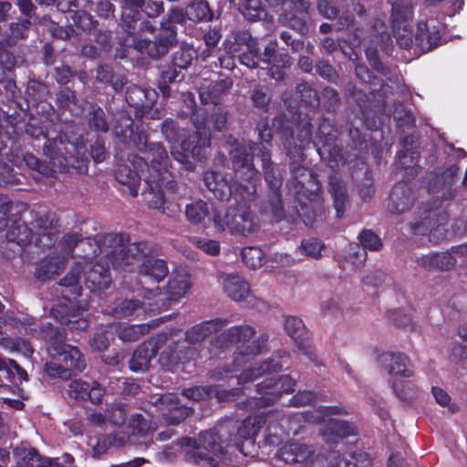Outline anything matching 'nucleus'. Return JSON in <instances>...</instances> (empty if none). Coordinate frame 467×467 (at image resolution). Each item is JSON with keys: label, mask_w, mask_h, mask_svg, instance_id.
I'll use <instances>...</instances> for the list:
<instances>
[{"label": "nucleus", "mask_w": 467, "mask_h": 467, "mask_svg": "<svg viewBox=\"0 0 467 467\" xmlns=\"http://www.w3.org/2000/svg\"><path fill=\"white\" fill-rule=\"evenodd\" d=\"M230 154L235 170V178L240 182L229 185L220 174L209 171L204 175L205 184L221 200L226 199L229 195H234L237 202L249 200L255 193L258 181L252 156L246 152L245 147L239 145L231 150Z\"/></svg>", "instance_id": "nucleus-1"}, {"label": "nucleus", "mask_w": 467, "mask_h": 467, "mask_svg": "<svg viewBox=\"0 0 467 467\" xmlns=\"http://www.w3.org/2000/svg\"><path fill=\"white\" fill-rule=\"evenodd\" d=\"M195 134L182 139L184 131L181 130L172 120L162 124V133L171 145V153L173 158L182 163L190 162V157L202 160L206 156L210 146V132L206 127V119L196 116L193 119Z\"/></svg>", "instance_id": "nucleus-2"}, {"label": "nucleus", "mask_w": 467, "mask_h": 467, "mask_svg": "<svg viewBox=\"0 0 467 467\" xmlns=\"http://www.w3.org/2000/svg\"><path fill=\"white\" fill-rule=\"evenodd\" d=\"M217 433L204 431L200 434L197 441L192 438H185L180 444L173 447H166L162 455L167 460L174 458L179 450H183L187 461L217 466L223 452V446L218 442Z\"/></svg>", "instance_id": "nucleus-3"}, {"label": "nucleus", "mask_w": 467, "mask_h": 467, "mask_svg": "<svg viewBox=\"0 0 467 467\" xmlns=\"http://www.w3.org/2000/svg\"><path fill=\"white\" fill-rule=\"evenodd\" d=\"M254 335V331L250 327H230L219 335L216 340L221 347H225L234 342L241 343L233 357V368L223 371L225 376L230 372L243 368L262 351V346L257 341H249Z\"/></svg>", "instance_id": "nucleus-4"}, {"label": "nucleus", "mask_w": 467, "mask_h": 467, "mask_svg": "<svg viewBox=\"0 0 467 467\" xmlns=\"http://www.w3.org/2000/svg\"><path fill=\"white\" fill-rule=\"evenodd\" d=\"M391 5V28L394 37L402 48H414L415 33L412 32V0H389Z\"/></svg>", "instance_id": "nucleus-5"}, {"label": "nucleus", "mask_w": 467, "mask_h": 467, "mask_svg": "<svg viewBox=\"0 0 467 467\" xmlns=\"http://www.w3.org/2000/svg\"><path fill=\"white\" fill-rule=\"evenodd\" d=\"M265 423V419L263 414H259L254 417H248L238 427L234 436H230L227 441L223 440V437L225 435L226 431L229 429L228 424L221 426L216 431H212L217 433V437L219 438L217 441L218 442H221V444L223 446V449L226 445L233 443L236 448H238L240 452H242L244 455H248L251 452L248 449L254 446L255 436ZM223 454L224 451L222 455Z\"/></svg>", "instance_id": "nucleus-6"}, {"label": "nucleus", "mask_w": 467, "mask_h": 467, "mask_svg": "<svg viewBox=\"0 0 467 467\" xmlns=\"http://www.w3.org/2000/svg\"><path fill=\"white\" fill-rule=\"evenodd\" d=\"M344 412L340 407H319L305 412V417L308 421L324 423L322 435L327 441H333L334 438H345L354 434V429L349 423L330 418Z\"/></svg>", "instance_id": "nucleus-7"}, {"label": "nucleus", "mask_w": 467, "mask_h": 467, "mask_svg": "<svg viewBox=\"0 0 467 467\" xmlns=\"http://www.w3.org/2000/svg\"><path fill=\"white\" fill-rule=\"evenodd\" d=\"M145 182L148 186L147 190L142 192L145 202L151 208L161 209L165 202L162 187L173 191L175 187V182L171 180L168 164L164 163L161 168L152 166V172L145 176Z\"/></svg>", "instance_id": "nucleus-8"}, {"label": "nucleus", "mask_w": 467, "mask_h": 467, "mask_svg": "<svg viewBox=\"0 0 467 467\" xmlns=\"http://www.w3.org/2000/svg\"><path fill=\"white\" fill-rule=\"evenodd\" d=\"M113 242L120 245L110 253V262L113 267L123 268L138 265L143 257L150 253L147 243L125 244L128 239L124 234H117Z\"/></svg>", "instance_id": "nucleus-9"}, {"label": "nucleus", "mask_w": 467, "mask_h": 467, "mask_svg": "<svg viewBox=\"0 0 467 467\" xmlns=\"http://www.w3.org/2000/svg\"><path fill=\"white\" fill-rule=\"evenodd\" d=\"M214 227L219 231L230 230L243 235L252 234L255 229V223L250 211L244 207L230 209L223 216L220 213L213 215Z\"/></svg>", "instance_id": "nucleus-10"}, {"label": "nucleus", "mask_w": 467, "mask_h": 467, "mask_svg": "<svg viewBox=\"0 0 467 467\" xmlns=\"http://www.w3.org/2000/svg\"><path fill=\"white\" fill-rule=\"evenodd\" d=\"M295 381L287 375L281 377H268L256 385L257 394L254 400H258L260 407H267L277 401L283 393L294 390Z\"/></svg>", "instance_id": "nucleus-11"}, {"label": "nucleus", "mask_w": 467, "mask_h": 467, "mask_svg": "<svg viewBox=\"0 0 467 467\" xmlns=\"http://www.w3.org/2000/svg\"><path fill=\"white\" fill-rule=\"evenodd\" d=\"M130 162L135 171L128 163L119 164L115 171V177L120 184L128 188L129 193L131 196H136L140 178L143 177L145 179V176L152 172V169L141 157L134 156Z\"/></svg>", "instance_id": "nucleus-12"}, {"label": "nucleus", "mask_w": 467, "mask_h": 467, "mask_svg": "<svg viewBox=\"0 0 467 467\" xmlns=\"http://www.w3.org/2000/svg\"><path fill=\"white\" fill-rule=\"evenodd\" d=\"M296 463H303L306 467H356V462L341 458L336 452L327 457L316 453L311 446L300 444L296 453Z\"/></svg>", "instance_id": "nucleus-13"}, {"label": "nucleus", "mask_w": 467, "mask_h": 467, "mask_svg": "<svg viewBox=\"0 0 467 467\" xmlns=\"http://www.w3.org/2000/svg\"><path fill=\"white\" fill-rule=\"evenodd\" d=\"M262 414L265 419V424H267L265 440L268 444L277 445L291 432L296 433L297 423L290 416H282L280 421H277V417L273 412Z\"/></svg>", "instance_id": "nucleus-14"}, {"label": "nucleus", "mask_w": 467, "mask_h": 467, "mask_svg": "<svg viewBox=\"0 0 467 467\" xmlns=\"http://www.w3.org/2000/svg\"><path fill=\"white\" fill-rule=\"evenodd\" d=\"M47 351L52 358L64 363L66 368L72 372H81L86 368V360L78 348L63 342H51Z\"/></svg>", "instance_id": "nucleus-15"}, {"label": "nucleus", "mask_w": 467, "mask_h": 467, "mask_svg": "<svg viewBox=\"0 0 467 467\" xmlns=\"http://www.w3.org/2000/svg\"><path fill=\"white\" fill-rule=\"evenodd\" d=\"M441 41V35L433 19L420 21L415 32V53L428 52L435 48Z\"/></svg>", "instance_id": "nucleus-16"}, {"label": "nucleus", "mask_w": 467, "mask_h": 467, "mask_svg": "<svg viewBox=\"0 0 467 467\" xmlns=\"http://www.w3.org/2000/svg\"><path fill=\"white\" fill-rule=\"evenodd\" d=\"M379 362L392 377L410 378L414 374L410 359L403 353H383Z\"/></svg>", "instance_id": "nucleus-17"}, {"label": "nucleus", "mask_w": 467, "mask_h": 467, "mask_svg": "<svg viewBox=\"0 0 467 467\" xmlns=\"http://www.w3.org/2000/svg\"><path fill=\"white\" fill-rule=\"evenodd\" d=\"M158 409L169 425L179 424L191 413L190 408L180 405L173 394L162 395L158 400Z\"/></svg>", "instance_id": "nucleus-18"}, {"label": "nucleus", "mask_w": 467, "mask_h": 467, "mask_svg": "<svg viewBox=\"0 0 467 467\" xmlns=\"http://www.w3.org/2000/svg\"><path fill=\"white\" fill-rule=\"evenodd\" d=\"M415 194L411 187L405 182L397 183L389 195L388 209L393 214H401L414 204Z\"/></svg>", "instance_id": "nucleus-19"}, {"label": "nucleus", "mask_w": 467, "mask_h": 467, "mask_svg": "<svg viewBox=\"0 0 467 467\" xmlns=\"http://www.w3.org/2000/svg\"><path fill=\"white\" fill-rule=\"evenodd\" d=\"M175 40L173 29L166 31V36L158 38L155 42L147 39H134V47L141 53H146L151 57H160L166 54Z\"/></svg>", "instance_id": "nucleus-20"}, {"label": "nucleus", "mask_w": 467, "mask_h": 467, "mask_svg": "<svg viewBox=\"0 0 467 467\" xmlns=\"http://www.w3.org/2000/svg\"><path fill=\"white\" fill-rule=\"evenodd\" d=\"M220 282L224 293L234 301H244L250 295L248 282L238 274H223Z\"/></svg>", "instance_id": "nucleus-21"}, {"label": "nucleus", "mask_w": 467, "mask_h": 467, "mask_svg": "<svg viewBox=\"0 0 467 467\" xmlns=\"http://www.w3.org/2000/svg\"><path fill=\"white\" fill-rule=\"evenodd\" d=\"M185 217L192 225L203 224L206 219L213 221V215L220 213L214 206L202 200H194L185 206Z\"/></svg>", "instance_id": "nucleus-22"}, {"label": "nucleus", "mask_w": 467, "mask_h": 467, "mask_svg": "<svg viewBox=\"0 0 467 467\" xmlns=\"http://www.w3.org/2000/svg\"><path fill=\"white\" fill-rule=\"evenodd\" d=\"M133 142L140 151L148 152V158L150 159L151 167L161 168L164 163L168 164L167 151L159 143H152L148 146L146 135L137 134L133 138Z\"/></svg>", "instance_id": "nucleus-23"}, {"label": "nucleus", "mask_w": 467, "mask_h": 467, "mask_svg": "<svg viewBox=\"0 0 467 467\" xmlns=\"http://www.w3.org/2000/svg\"><path fill=\"white\" fill-rule=\"evenodd\" d=\"M157 354V346L153 341H148L137 348L130 362L133 371H144L149 368L150 360Z\"/></svg>", "instance_id": "nucleus-24"}, {"label": "nucleus", "mask_w": 467, "mask_h": 467, "mask_svg": "<svg viewBox=\"0 0 467 467\" xmlns=\"http://www.w3.org/2000/svg\"><path fill=\"white\" fill-rule=\"evenodd\" d=\"M225 325L226 321L223 319H215L201 323L192 327L186 332V340L192 344L202 341L213 333L218 332Z\"/></svg>", "instance_id": "nucleus-25"}, {"label": "nucleus", "mask_w": 467, "mask_h": 467, "mask_svg": "<svg viewBox=\"0 0 467 467\" xmlns=\"http://www.w3.org/2000/svg\"><path fill=\"white\" fill-rule=\"evenodd\" d=\"M111 283L109 268L98 264L85 273V284L91 291L107 289Z\"/></svg>", "instance_id": "nucleus-26"}, {"label": "nucleus", "mask_w": 467, "mask_h": 467, "mask_svg": "<svg viewBox=\"0 0 467 467\" xmlns=\"http://www.w3.org/2000/svg\"><path fill=\"white\" fill-rule=\"evenodd\" d=\"M191 287L192 282L187 273L173 274L169 280L167 287L169 298L178 301L189 294Z\"/></svg>", "instance_id": "nucleus-27"}, {"label": "nucleus", "mask_w": 467, "mask_h": 467, "mask_svg": "<svg viewBox=\"0 0 467 467\" xmlns=\"http://www.w3.org/2000/svg\"><path fill=\"white\" fill-rule=\"evenodd\" d=\"M255 42L247 33H241L228 39L224 44V48L228 55L238 57V55L244 51L254 53Z\"/></svg>", "instance_id": "nucleus-28"}, {"label": "nucleus", "mask_w": 467, "mask_h": 467, "mask_svg": "<svg viewBox=\"0 0 467 467\" xmlns=\"http://www.w3.org/2000/svg\"><path fill=\"white\" fill-rule=\"evenodd\" d=\"M282 368V365L275 359H268L262 363L260 366L254 368H248L242 371L237 377L239 384L250 382L257 378L268 375L271 372L276 371Z\"/></svg>", "instance_id": "nucleus-29"}, {"label": "nucleus", "mask_w": 467, "mask_h": 467, "mask_svg": "<svg viewBox=\"0 0 467 467\" xmlns=\"http://www.w3.org/2000/svg\"><path fill=\"white\" fill-rule=\"evenodd\" d=\"M140 273L146 278L152 279L159 283L168 274V266L165 261L161 259L148 258L139 265Z\"/></svg>", "instance_id": "nucleus-30"}, {"label": "nucleus", "mask_w": 467, "mask_h": 467, "mask_svg": "<svg viewBox=\"0 0 467 467\" xmlns=\"http://www.w3.org/2000/svg\"><path fill=\"white\" fill-rule=\"evenodd\" d=\"M66 256L62 254H54L41 261L37 266L39 277H50L59 274L65 267Z\"/></svg>", "instance_id": "nucleus-31"}, {"label": "nucleus", "mask_w": 467, "mask_h": 467, "mask_svg": "<svg viewBox=\"0 0 467 467\" xmlns=\"http://www.w3.org/2000/svg\"><path fill=\"white\" fill-rule=\"evenodd\" d=\"M62 140L59 141L56 139L53 142L49 141L45 146V151L47 156L53 161V166L58 169H64L67 166H74L72 162V156H67L62 148Z\"/></svg>", "instance_id": "nucleus-32"}, {"label": "nucleus", "mask_w": 467, "mask_h": 467, "mask_svg": "<svg viewBox=\"0 0 467 467\" xmlns=\"http://www.w3.org/2000/svg\"><path fill=\"white\" fill-rule=\"evenodd\" d=\"M467 254V243L452 247L445 253L435 254L437 270H448L457 262V258Z\"/></svg>", "instance_id": "nucleus-33"}, {"label": "nucleus", "mask_w": 467, "mask_h": 467, "mask_svg": "<svg viewBox=\"0 0 467 467\" xmlns=\"http://www.w3.org/2000/svg\"><path fill=\"white\" fill-rule=\"evenodd\" d=\"M232 81L229 78L221 79L215 82L212 88L202 87L200 89V99L204 104H215L218 99L230 88Z\"/></svg>", "instance_id": "nucleus-34"}, {"label": "nucleus", "mask_w": 467, "mask_h": 467, "mask_svg": "<svg viewBox=\"0 0 467 467\" xmlns=\"http://www.w3.org/2000/svg\"><path fill=\"white\" fill-rule=\"evenodd\" d=\"M287 335L299 346H303L307 338V332L303 321L296 317H288L285 322Z\"/></svg>", "instance_id": "nucleus-35"}, {"label": "nucleus", "mask_w": 467, "mask_h": 467, "mask_svg": "<svg viewBox=\"0 0 467 467\" xmlns=\"http://www.w3.org/2000/svg\"><path fill=\"white\" fill-rule=\"evenodd\" d=\"M142 2L143 0H124L121 17L129 34H132L133 32L131 30H135L136 28V26H131L130 23L137 24V16Z\"/></svg>", "instance_id": "nucleus-36"}, {"label": "nucleus", "mask_w": 467, "mask_h": 467, "mask_svg": "<svg viewBox=\"0 0 467 467\" xmlns=\"http://www.w3.org/2000/svg\"><path fill=\"white\" fill-rule=\"evenodd\" d=\"M329 191L334 199L337 216L341 217L343 214L344 204L347 200L345 185L339 180L331 178L329 182Z\"/></svg>", "instance_id": "nucleus-37"}, {"label": "nucleus", "mask_w": 467, "mask_h": 467, "mask_svg": "<svg viewBox=\"0 0 467 467\" xmlns=\"http://www.w3.org/2000/svg\"><path fill=\"white\" fill-rule=\"evenodd\" d=\"M240 9L247 20L255 21L265 16L261 0H243Z\"/></svg>", "instance_id": "nucleus-38"}, {"label": "nucleus", "mask_w": 467, "mask_h": 467, "mask_svg": "<svg viewBox=\"0 0 467 467\" xmlns=\"http://www.w3.org/2000/svg\"><path fill=\"white\" fill-rule=\"evenodd\" d=\"M6 238L11 242L22 244L31 241V231L23 223H16L15 225V223H13L7 232Z\"/></svg>", "instance_id": "nucleus-39"}, {"label": "nucleus", "mask_w": 467, "mask_h": 467, "mask_svg": "<svg viewBox=\"0 0 467 467\" xmlns=\"http://www.w3.org/2000/svg\"><path fill=\"white\" fill-rule=\"evenodd\" d=\"M186 16L190 20L192 21H202L206 19H211L212 15L210 13V8L206 2L200 1L197 3H193L187 6L186 8Z\"/></svg>", "instance_id": "nucleus-40"}, {"label": "nucleus", "mask_w": 467, "mask_h": 467, "mask_svg": "<svg viewBox=\"0 0 467 467\" xmlns=\"http://www.w3.org/2000/svg\"><path fill=\"white\" fill-rule=\"evenodd\" d=\"M15 453L19 467H35L38 462V454L33 448L16 449Z\"/></svg>", "instance_id": "nucleus-41"}, {"label": "nucleus", "mask_w": 467, "mask_h": 467, "mask_svg": "<svg viewBox=\"0 0 467 467\" xmlns=\"http://www.w3.org/2000/svg\"><path fill=\"white\" fill-rule=\"evenodd\" d=\"M196 57V51L192 47H182L173 55V65L180 68L188 67Z\"/></svg>", "instance_id": "nucleus-42"}, {"label": "nucleus", "mask_w": 467, "mask_h": 467, "mask_svg": "<svg viewBox=\"0 0 467 467\" xmlns=\"http://www.w3.org/2000/svg\"><path fill=\"white\" fill-rule=\"evenodd\" d=\"M243 260L251 268H257L263 265L264 253L257 247H246L242 252Z\"/></svg>", "instance_id": "nucleus-43"}, {"label": "nucleus", "mask_w": 467, "mask_h": 467, "mask_svg": "<svg viewBox=\"0 0 467 467\" xmlns=\"http://www.w3.org/2000/svg\"><path fill=\"white\" fill-rule=\"evenodd\" d=\"M324 248L323 243L315 238L303 240L299 247L303 254L312 258L321 257Z\"/></svg>", "instance_id": "nucleus-44"}, {"label": "nucleus", "mask_w": 467, "mask_h": 467, "mask_svg": "<svg viewBox=\"0 0 467 467\" xmlns=\"http://www.w3.org/2000/svg\"><path fill=\"white\" fill-rule=\"evenodd\" d=\"M190 242L209 255L213 256L220 253V244L216 240L202 237H191Z\"/></svg>", "instance_id": "nucleus-45"}, {"label": "nucleus", "mask_w": 467, "mask_h": 467, "mask_svg": "<svg viewBox=\"0 0 467 467\" xmlns=\"http://www.w3.org/2000/svg\"><path fill=\"white\" fill-rule=\"evenodd\" d=\"M80 269L78 265H76L70 273L60 281V285L66 286L69 291L76 296L80 295Z\"/></svg>", "instance_id": "nucleus-46"}, {"label": "nucleus", "mask_w": 467, "mask_h": 467, "mask_svg": "<svg viewBox=\"0 0 467 467\" xmlns=\"http://www.w3.org/2000/svg\"><path fill=\"white\" fill-rule=\"evenodd\" d=\"M129 428L131 430V436H145L153 431L140 414L132 415Z\"/></svg>", "instance_id": "nucleus-47"}, {"label": "nucleus", "mask_w": 467, "mask_h": 467, "mask_svg": "<svg viewBox=\"0 0 467 467\" xmlns=\"http://www.w3.org/2000/svg\"><path fill=\"white\" fill-rule=\"evenodd\" d=\"M89 384L81 379H76L68 384L67 394L75 400H84L87 398Z\"/></svg>", "instance_id": "nucleus-48"}, {"label": "nucleus", "mask_w": 467, "mask_h": 467, "mask_svg": "<svg viewBox=\"0 0 467 467\" xmlns=\"http://www.w3.org/2000/svg\"><path fill=\"white\" fill-rule=\"evenodd\" d=\"M45 371L49 377L68 379L71 378L70 369L56 361L47 362Z\"/></svg>", "instance_id": "nucleus-49"}, {"label": "nucleus", "mask_w": 467, "mask_h": 467, "mask_svg": "<svg viewBox=\"0 0 467 467\" xmlns=\"http://www.w3.org/2000/svg\"><path fill=\"white\" fill-rule=\"evenodd\" d=\"M90 114L92 115L89 125L91 128L99 131H106L108 130V124L105 120V114L101 108L90 106Z\"/></svg>", "instance_id": "nucleus-50"}, {"label": "nucleus", "mask_w": 467, "mask_h": 467, "mask_svg": "<svg viewBox=\"0 0 467 467\" xmlns=\"http://www.w3.org/2000/svg\"><path fill=\"white\" fill-rule=\"evenodd\" d=\"M119 338L123 341H134L142 334L143 327L140 325L119 326Z\"/></svg>", "instance_id": "nucleus-51"}, {"label": "nucleus", "mask_w": 467, "mask_h": 467, "mask_svg": "<svg viewBox=\"0 0 467 467\" xmlns=\"http://www.w3.org/2000/svg\"><path fill=\"white\" fill-rule=\"evenodd\" d=\"M79 242L82 244L85 243L89 244L90 240L89 239H87L86 241L80 240L78 235L76 234H69L65 235L59 244V245L61 246L60 254H65V256L67 257L72 253L73 249Z\"/></svg>", "instance_id": "nucleus-52"}, {"label": "nucleus", "mask_w": 467, "mask_h": 467, "mask_svg": "<svg viewBox=\"0 0 467 467\" xmlns=\"http://www.w3.org/2000/svg\"><path fill=\"white\" fill-rule=\"evenodd\" d=\"M299 443H289L283 446L278 451V458L285 463H296V453Z\"/></svg>", "instance_id": "nucleus-53"}, {"label": "nucleus", "mask_w": 467, "mask_h": 467, "mask_svg": "<svg viewBox=\"0 0 467 467\" xmlns=\"http://www.w3.org/2000/svg\"><path fill=\"white\" fill-rule=\"evenodd\" d=\"M359 241L364 249L379 250L382 244L380 239L371 231H363L359 235Z\"/></svg>", "instance_id": "nucleus-54"}, {"label": "nucleus", "mask_w": 467, "mask_h": 467, "mask_svg": "<svg viewBox=\"0 0 467 467\" xmlns=\"http://www.w3.org/2000/svg\"><path fill=\"white\" fill-rule=\"evenodd\" d=\"M126 418V410L123 405L112 406L107 411L108 420L114 425L124 423Z\"/></svg>", "instance_id": "nucleus-55"}, {"label": "nucleus", "mask_w": 467, "mask_h": 467, "mask_svg": "<svg viewBox=\"0 0 467 467\" xmlns=\"http://www.w3.org/2000/svg\"><path fill=\"white\" fill-rule=\"evenodd\" d=\"M432 394H433L435 400L441 406H443V407L447 406L451 412H453L457 410L456 406L454 404L451 403V397L442 389L438 388V387H433Z\"/></svg>", "instance_id": "nucleus-56"}, {"label": "nucleus", "mask_w": 467, "mask_h": 467, "mask_svg": "<svg viewBox=\"0 0 467 467\" xmlns=\"http://www.w3.org/2000/svg\"><path fill=\"white\" fill-rule=\"evenodd\" d=\"M77 27L83 30H89L94 27V21L90 15L84 11L75 13L73 16Z\"/></svg>", "instance_id": "nucleus-57"}, {"label": "nucleus", "mask_w": 467, "mask_h": 467, "mask_svg": "<svg viewBox=\"0 0 467 467\" xmlns=\"http://www.w3.org/2000/svg\"><path fill=\"white\" fill-rule=\"evenodd\" d=\"M212 394L213 389L205 387H194L183 391V396L193 400H201Z\"/></svg>", "instance_id": "nucleus-58"}, {"label": "nucleus", "mask_w": 467, "mask_h": 467, "mask_svg": "<svg viewBox=\"0 0 467 467\" xmlns=\"http://www.w3.org/2000/svg\"><path fill=\"white\" fill-rule=\"evenodd\" d=\"M6 369L9 372H16L17 376L24 380H27V374L15 360L9 359L7 362L0 357V370Z\"/></svg>", "instance_id": "nucleus-59"}, {"label": "nucleus", "mask_w": 467, "mask_h": 467, "mask_svg": "<svg viewBox=\"0 0 467 467\" xmlns=\"http://www.w3.org/2000/svg\"><path fill=\"white\" fill-rule=\"evenodd\" d=\"M398 164L401 169L410 170V173L416 172L417 168L415 167L414 158L412 152L400 151L398 154Z\"/></svg>", "instance_id": "nucleus-60"}, {"label": "nucleus", "mask_w": 467, "mask_h": 467, "mask_svg": "<svg viewBox=\"0 0 467 467\" xmlns=\"http://www.w3.org/2000/svg\"><path fill=\"white\" fill-rule=\"evenodd\" d=\"M238 59L241 64L248 67H254L258 65L259 57H258V47L257 43L255 42V50L254 53H250L249 51H244L242 54L238 55Z\"/></svg>", "instance_id": "nucleus-61"}, {"label": "nucleus", "mask_w": 467, "mask_h": 467, "mask_svg": "<svg viewBox=\"0 0 467 467\" xmlns=\"http://www.w3.org/2000/svg\"><path fill=\"white\" fill-rule=\"evenodd\" d=\"M249 150L253 155L261 157L263 168L265 170H267L268 164L270 162V156H269L268 151L266 150L265 147L261 144L252 143L249 145Z\"/></svg>", "instance_id": "nucleus-62"}, {"label": "nucleus", "mask_w": 467, "mask_h": 467, "mask_svg": "<svg viewBox=\"0 0 467 467\" xmlns=\"http://www.w3.org/2000/svg\"><path fill=\"white\" fill-rule=\"evenodd\" d=\"M24 161L29 168L39 171L41 174H47L49 172V168L41 163L40 161L31 153L25 154Z\"/></svg>", "instance_id": "nucleus-63"}, {"label": "nucleus", "mask_w": 467, "mask_h": 467, "mask_svg": "<svg viewBox=\"0 0 467 467\" xmlns=\"http://www.w3.org/2000/svg\"><path fill=\"white\" fill-rule=\"evenodd\" d=\"M311 125L309 122H305L298 131L297 140H299V144L296 145V148H298L299 150H303V148L311 141Z\"/></svg>", "instance_id": "nucleus-64"}]
</instances>
